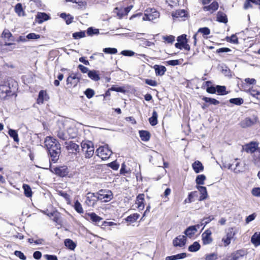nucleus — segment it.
<instances>
[{
    "instance_id": "obj_1",
    "label": "nucleus",
    "mask_w": 260,
    "mask_h": 260,
    "mask_svg": "<svg viewBox=\"0 0 260 260\" xmlns=\"http://www.w3.org/2000/svg\"><path fill=\"white\" fill-rule=\"evenodd\" d=\"M47 150L50 157V162L51 161L53 162H56L58 160L61 153L60 147H47ZM51 165L50 162V168H51Z\"/></svg>"
},
{
    "instance_id": "obj_2",
    "label": "nucleus",
    "mask_w": 260,
    "mask_h": 260,
    "mask_svg": "<svg viewBox=\"0 0 260 260\" xmlns=\"http://www.w3.org/2000/svg\"><path fill=\"white\" fill-rule=\"evenodd\" d=\"M98 199L102 202H108L113 198V193L109 190L101 189L96 193Z\"/></svg>"
},
{
    "instance_id": "obj_3",
    "label": "nucleus",
    "mask_w": 260,
    "mask_h": 260,
    "mask_svg": "<svg viewBox=\"0 0 260 260\" xmlns=\"http://www.w3.org/2000/svg\"><path fill=\"white\" fill-rule=\"evenodd\" d=\"M159 17V13L153 8H148L143 17V20L153 21Z\"/></svg>"
},
{
    "instance_id": "obj_4",
    "label": "nucleus",
    "mask_w": 260,
    "mask_h": 260,
    "mask_svg": "<svg viewBox=\"0 0 260 260\" xmlns=\"http://www.w3.org/2000/svg\"><path fill=\"white\" fill-rule=\"evenodd\" d=\"M15 93V90L12 89L9 85H2L0 86V97L2 99H6L8 96H11Z\"/></svg>"
},
{
    "instance_id": "obj_5",
    "label": "nucleus",
    "mask_w": 260,
    "mask_h": 260,
    "mask_svg": "<svg viewBox=\"0 0 260 260\" xmlns=\"http://www.w3.org/2000/svg\"><path fill=\"white\" fill-rule=\"evenodd\" d=\"M241 151L252 154L254 164H257V157L260 155V147H242Z\"/></svg>"
},
{
    "instance_id": "obj_6",
    "label": "nucleus",
    "mask_w": 260,
    "mask_h": 260,
    "mask_svg": "<svg viewBox=\"0 0 260 260\" xmlns=\"http://www.w3.org/2000/svg\"><path fill=\"white\" fill-rule=\"evenodd\" d=\"M50 170L52 173L61 177L67 176L69 173L68 168L66 166L51 168Z\"/></svg>"
},
{
    "instance_id": "obj_7",
    "label": "nucleus",
    "mask_w": 260,
    "mask_h": 260,
    "mask_svg": "<svg viewBox=\"0 0 260 260\" xmlns=\"http://www.w3.org/2000/svg\"><path fill=\"white\" fill-rule=\"evenodd\" d=\"M96 152L97 155L103 160L108 158L112 153L109 147H98Z\"/></svg>"
},
{
    "instance_id": "obj_8",
    "label": "nucleus",
    "mask_w": 260,
    "mask_h": 260,
    "mask_svg": "<svg viewBox=\"0 0 260 260\" xmlns=\"http://www.w3.org/2000/svg\"><path fill=\"white\" fill-rule=\"evenodd\" d=\"M98 200L96 193L88 192L86 196L85 204L89 207H93Z\"/></svg>"
},
{
    "instance_id": "obj_9",
    "label": "nucleus",
    "mask_w": 260,
    "mask_h": 260,
    "mask_svg": "<svg viewBox=\"0 0 260 260\" xmlns=\"http://www.w3.org/2000/svg\"><path fill=\"white\" fill-rule=\"evenodd\" d=\"M235 234L236 233L233 231V228H230L228 230L226 236L222 239V241L224 243V246H227L231 243V240L234 238Z\"/></svg>"
},
{
    "instance_id": "obj_10",
    "label": "nucleus",
    "mask_w": 260,
    "mask_h": 260,
    "mask_svg": "<svg viewBox=\"0 0 260 260\" xmlns=\"http://www.w3.org/2000/svg\"><path fill=\"white\" fill-rule=\"evenodd\" d=\"M256 120L257 119L256 118H250L247 117L240 122V125L242 128H247L254 124Z\"/></svg>"
},
{
    "instance_id": "obj_11",
    "label": "nucleus",
    "mask_w": 260,
    "mask_h": 260,
    "mask_svg": "<svg viewBox=\"0 0 260 260\" xmlns=\"http://www.w3.org/2000/svg\"><path fill=\"white\" fill-rule=\"evenodd\" d=\"M211 231L207 230L205 231L202 235V242L203 244L207 245L210 244L212 242L211 238Z\"/></svg>"
},
{
    "instance_id": "obj_12",
    "label": "nucleus",
    "mask_w": 260,
    "mask_h": 260,
    "mask_svg": "<svg viewBox=\"0 0 260 260\" xmlns=\"http://www.w3.org/2000/svg\"><path fill=\"white\" fill-rule=\"evenodd\" d=\"M80 77H78L77 74L72 73L67 79V84L73 85L75 86L79 82Z\"/></svg>"
},
{
    "instance_id": "obj_13",
    "label": "nucleus",
    "mask_w": 260,
    "mask_h": 260,
    "mask_svg": "<svg viewBox=\"0 0 260 260\" xmlns=\"http://www.w3.org/2000/svg\"><path fill=\"white\" fill-rule=\"evenodd\" d=\"M85 218L88 220H90L92 222L97 224L103 219L101 217L97 215L95 213H88L85 214Z\"/></svg>"
},
{
    "instance_id": "obj_14",
    "label": "nucleus",
    "mask_w": 260,
    "mask_h": 260,
    "mask_svg": "<svg viewBox=\"0 0 260 260\" xmlns=\"http://www.w3.org/2000/svg\"><path fill=\"white\" fill-rule=\"evenodd\" d=\"M186 242V237L183 235H179L177 237L175 238V239L173 240V245L175 247L179 246L182 247L183 246Z\"/></svg>"
},
{
    "instance_id": "obj_15",
    "label": "nucleus",
    "mask_w": 260,
    "mask_h": 260,
    "mask_svg": "<svg viewBox=\"0 0 260 260\" xmlns=\"http://www.w3.org/2000/svg\"><path fill=\"white\" fill-rule=\"evenodd\" d=\"M200 228V224L190 226L187 228L184 231L185 235L189 237H191L198 231V230Z\"/></svg>"
},
{
    "instance_id": "obj_16",
    "label": "nucleus",
    "mask_w": 260,
    "mask_h": 260,
    "mask_svg": "<svg viewBox=\"0 0 260 260\" xmlns=\"http://www.w3.org/2000/svg\"><path fill=\"white\" fill-rule=\"evenodd\" d=\"M198 33H201L203 34V36H205V35H208L210 34V30L209 28L207 27H202V28H200L198 30V32L195 34L193 36V39L194 40V45H196V43H197V35H198Z\"/></svg>"
},
{
    "instance_id": "obj_17",
    "label": "nucleus",
    "mask_w": 260,
    "mask_h": 260,
    "mask_svg": "<svg viewBox=\"0 0 260 260\" xmlns=\"http://www.w3.org/2000/svg\"><path fill=\"white\" fill-rule=\"evenodd\" d=\"M187 16V12L184 10H178L172 13V16L174 19L182 18Z\"/></svg>"
},
{
    "instance_id": "obj_18",
    "label": "nucleus",
    "mask_w": 260,
    "mask_h": 260,
    "mask_svg": "<svg viewBox=\"0 0 260 260\" xmlns=\"http://www.w3.org/2000/svg\"><path fill=\"white\" fill-rule=\"evenodd\" d=\"M144 194H139L136 199V204L137 205V208L139 210H143L144 208Z\"/></svg>"
},
{
    "instance_id": "obj_19",
    "label": "nucleus",
    "mask_w": 260,
    "mask_h": 260,
    "mask_svg": "<svg viewBox=\"0 0 260 260\" xmlns=\"http://www.w3.org/2000/svg\"><path fill=\"white\" fill-rule=\"evenodd\" d=\"M36 19L38 20L37 22L38 23L41 24L45 21L49 20L50 17L45 13L40 12L37 14Z\"/></svg>"
},
{
    "instance_id": "obj_20",
    "label": "nucleus",
    "mask_w": 260,
    "mask_h": 260,
    "mask_svg": "<svg viewBox=\"0 0 260 260\" xmlns=\"http://www.w3.org/2000/svg\"><path fill=\"white\" fill-rule=\"evenodd\" d=\"M154 69L155 71V74L156 76H162L165 74L167 71V69L165 66L161 65L155 64L154 66Z\"/></svg>"
},
{
    "instance_id": "obj_21",
    "label": "nucleus",
    "mask_w": 260,
    "mask_h": 260,
    "mask_svg": "<svg viewBox=\"0 0 260 260\" xmlns=\"http://www.w3.org/2000/svg\"><path fill=\"white\" fill-rule=\"evenodd\" d=\"M57 140L51 137H47L45 141V146H57Z\"/></svg>"
},
{
    "instance_id": "obj_22",
    "label": "nucleus",
    "mask_w": 260,
    "mask_h": 260,
    "mask_svg": "<svg viewBox=\"0 0 260 260\" xmlns=\"http://www.w3.org/2000/svg\"><path fill=\"white\" fill-rule=\"evenodd\" d=\"M58 126L59 129L57 131V135L59 138L60 139H62L63 140H65L67 138V137L66 136V135L64 133V131L63 129H62V127L64 128V124L63 122H58Z\"/></svg>"
},
{
    "instance_id": "obj_23",
    "label": "nucleus",
    "mask_w": 260,
    "mask_h": 260,
    "mask_svg": "<svg viewBox=\"0 0 260 260\" xmlns=\"http://www.w3.org/2000/svg\"><path fill=\"white\" fill-rule=\"evenodd\" d=\"M88 76L89 78L94 81H98L100 79L99 72L95 70L89 71L88 72Z\"/></svg>"
},
{
    "instance_id": "obj_24",
    "label": "nucleus",
    "mask_w": 260,
    "mask_h": 260,
    "mask_svg": "<svg viewBox=\"0 0 260 260\" xmlns=\"http://www.w3.org/2000/svg\"><path fill=\"white\" fill-rule=\"evenodd\" d=\"M197 188L201 193L199 200L202 201L205 200L207 198V191L206 188L204 186H197Z\"/></svg>"
},
{
    "instance_id": "obj_25",
    "label": "nucleus",
    "mask_w": 260,
    "mask_h": 260,
    "mask_svg": "<svg viewBox=\"0 0 260 260\" xmlns=\"http://www.w3.org/2000/svg\"><path fill=\"white\" fill-rule=\"evenodd\" d=\"M251 242L255 246H259L260 245V233H255L251 237Z\"/></svg>"
},
{
    "instance_id": "obj_26",
    "label": "nucleus",
    "mask_w": 260,
    "mask_h": 260,
    "mask_svg": "<svg viewBox=\"0 0 260 260\" xmlns=\"http://www.w3.org/2000/svg\"><path fill=\"white\" fill-rule=\"evenodd\" d=\"M192 168L196 173H199V172L202 171L204 169V167L202 164L199 161H196L192 164Z\"/></svg>"
},
{
    "instance_id": "obj_27",
    "label": "nucleus",
    "mask_w": 260,
    "mask_h": 260,
    "mask_svg": "<svg viewBox=\"0 0 260 260\" xmlns=\"http://www.w3.org/2000/svg\"><path fill=\"white\" fill-rule=\"evenodd\" d=\"M216 17L217 20L220 22L226 23L228 22L226 15L222 12H218Z\"/></svg>"
},
{
    "instance_id": "obj_28",
    "label": "nucleus",
    "mask_w": 260,
    "mask_h": 260,
    "mask_svg": "<svg viewBox=\"0 0 260 260\" xmlns=\"http://www.w3.org/2000/svg\"><path fill=\"white\" fill-rule=\"evenodd\" d=\"M157 117L158 115L156 111H153L152 116L149 118V122L152 126H154L157 124Z\"/></svg>"
},
{
    "instance_id": "obj_29",
    "label": "nucleus",
    "mask_w": 260,
    "mask_h": 260,
    "mask_svg": "<svg viewBox=\"0 0 260 260\" xmlns=\"http://www.w3.org/2000/svg\"><path fill=\"white\" fill-rule=\"evenodd\" d=\"M186 256V253H181L174 255L168 256L166 257V260H177L182 259Z\"/></svg>"
},
{
    "instance_id": "obj_30",
    "label": "nucleus",
    "mask_w": 260,
    "mask_h": 260,
    "mask_svg": "<svg viewBox=\"0 0 260 260\" xmlns=\"http://www.w3.org/2000/svg\"><path fill=\"white\" fill-rule=\"evenodd\" d=\"M60 17L63 19L67 24H70L73 22L74 19L73 16L70 14H67L65 13H62L60 15Z\"/></svg>"
},
{
    "instance_id": "obj_31",
    "label": "nucleus",
    "mask_w": 260,
    "mask_h": 260,
    "mask_svg": "<svg viewBox=\"0 0 260 260\" xmlns=\"http://www.w3.org/2000/svg\"><path fill=\"white\" fill-rule=\"evenodd\" d=\"M15 12L19 16H24L25 12L22 8V4L18 3L15 6Z\"/></svg>"
},
{
    "instance_id": "obj_32",
    "label": "nucleus",
    "mask_w": 260,
    "mask_h": 260,
    "mask_svg": "<svg viewBox=\"0 0 260 260\" xmlns=\"http://www.w3.org/2000/svg\"><path fill=\"white\" fill-rule=\"evenodd\" d=\"M140 137L142 141H147L149 140L150 137V133L146 131H140Z\"/></svg>"
},
{
    "instance_id": "obj_33",
    "label": "nucleus",
    "mask_w": 260,
    "mask_h": 260,
    "mask_svg": "<svg viewBox=\"0 0 260 260\" xmlns=\"http://www.w3.org/2000/svg\"><path fill=\"white\" fill-rule=\"evenodd\" d=\"M64 245L71 250H74L76 245L75 242L70 239H67L64 240Z\"/></svg>"
},
{
    "instance_id": "obj_34",
    "label": "nucleus",
    "mask_w": 260,
    "mask_h": 260,
    "mask_svg": "<svg viewBox=\"0 0 260 260\" xmlns=\"http://www.w3.org/2000/svg\"><path fill=\"white\" fill-rule=\"evenodd\" d=\"M22 187L24 189V195L27 198L31 197L32 196V191L29 185L24 184Z\"/></svg>"
},
{
    "instance_id": "obj_35",
    "label": "nucleus",
    "mask_w": 260,
    "mask_h": 260,
    "mask_svg": "<svg viewBox=\"0 0 260 260\" xmlns=\"http://www.w3.org/2000/svg\"><path fill=\"white\" fill-rule=\"evenodd\" d=\"M83 151H85V157L90 158L94 153V147H82Z\"/></svg>"
},
{
    "instance_id": "obj_36",
    "label": "nucleus",
    "mask_w": 260,
    "mask_h": 260,
    "mask_svg": "<svg viewBox=\"0 0 260 260\" xmlns=\"http://www.w3.org/2000/svg\"><path fill=\"white\" fill-rule=\"evenodd\" d=\"M47 96L46 92L44 90H41L39 92L38 98L37 99V102L38 104L43 103L44 100H46V96Z\"/></svg>"
},
{
    "instance_id": "obj_37",
    "label": "nucleus",
    "mask_w": 260,
    "mask_h": 260,
    "mask_svg": "<svg viewBox=\"0 0 260 260\" xmlns=\"http://www.w3.org/2000/svg\"><path fill=\"white\" fill-rule=\"evenodd\" d=\"M242 255L239 251L236 253H232L231 256L226 257L222 260H238Z\"/></svg>"
},
{
    "instance_id": "obj_38",
    "label": "nucleus",
    "mask_w": 260,
    "mask_h": 260,
    "mask_svg": "<svg viewBox=\"0 0 260 260\" xmlns=\"http://www.w3.org/2000/svg\"><path fill=\"white\" fill-rule=\"evenodd\" d=\"M216 91L219 95H226L228 94V92L226 91V87L225 86H216Z\"/></svg>"
},
{
    "instance_id": "obj_39",
    "label": "nucleus",
    "mask_w": 260,
    "mask_h": 260,
    "mask_svg": "<svg viewBox=\"0 0 260 260\" xmlns=\"http://www.w3.org/2000/svg\"><path fill=\"white\" fill-rule=\"evenodd\" d=\"M8 134L11 137L13 138L14 141L15 142L18 143L19 138H18L17 132L16 130L10 129L9 130Z\"/></svg>"
},
{
    "instance_id": "obj_40",
    "label": "nucleus",
    "mask_w": 260,
    "mask_h": 260,
    "mask_svg": "<svg viewBox=\"0 0 260 260\" xmlns=\"http://www.w3.org/2000/svg\"><path fill=\"white\" fill-rule=\"evenodd\" d=\"M202 100L206 103H209L210 104L214 105H217L220 103L219 101H218V100L211 98H207L204 96L202 98Z\"/></svg>"
},
{
    "instance_id": "obj_41",
    "label": "nucleus",
    "mask_w": 260,
    "mask_h": 260,
    "mask_svg": "<svg viewBox=\"0 0 260 260\" xmlns=\"http://www.w3.org/2000/svg\"><path fill=\"white\" fill-rule=\"evenodd\" d=\"M200 245L198 242H194L188 247V250L190 252H196L200 248Z\"/></svg>"
},
{
    "instance_id": "obj_42",
    "label": "nucleus",
    "mask_w": 260,
    "mask_h": 260,
    "mask_svg": "<svg viewBox=\"0 0 260 260\" xmlns=\"http://www.w3.org/2000/svg\"><path fill=\"white\" fill-rule=\"evenodd\" d=\"M229 102L231 104H233L236 105L240 106L243 103L244 100L242 98H237L231 99L230 100Z\"/></svg>"
},
{
    "instance_id": "obj_43",
    "label": "nucleus",
    "mask_w": 260,
    "mask_h": 260,
    "mask_svg": "<svg viewBox=\"0 0 260 260\" xmlns=\"http://www.w3.org/2000/svg\"><path fill=\"white\" fill-rule=\"evenodd\" d=\"M140 215L138 213H134L127 216L126 220L128 222H134L136 221L139 217Z\"/></svg>"
},
{
    "instance_id": "obj_44",
    "label": "nucleus",
    "mask_w": 260,
    "mask_h": 260,
    "mask_svg": "<svg viewBox=\"0 0 260 260\" xmlns=\"http://www.w3.org/2000/svg\"><path fill=\"white\" fill-rule=\"evenodd\" d=\"M114 12L116 14L117 17L119 19H121L125 15L124 12H123V8H115L114 10Z\"/></svg>"
},
{
    "instance_id": "obj_45",
    "label": "nucleus",
    "mask_w": 260,
    "mask_h": 260,
    "mask_svg": "<svg viewBox=\"0 0 260 260\" xmlns=\"http://www.w3.org/2000/svg\"><path fill=\"white\" fill-rule=\"evenodd\" d=\"M75 210L79 213L81 214L83 213V209L82 206V205L80 203L76 200L75 202V204L74 206Z\"/></svg>"
},
{
    "instance_id": "obj_46",
    "label": "nucleus",
    "mask_w": 260,
    "mask_h": 260,
    "mask_svg": "<svg viewBox=\"0 0 260 260\" xmlns=\"http://www.w3.org/2000/svg\"><path fill=\"white\" fill-rule=\"evenodd\" d=\"M2 38H8L9 40L13 41V39H11V38H12V34L11 33V32L9 31V30L7 29H5L3 33L2 34Z\"/></svg>"
},
{
    "instance_id": "obj_47",
    "label": "nucleus",
    "mask_w": 260,
    "mask_h": 260,
    "mask_svg": "<svg viewBox=\"0 0 260 260\" xmlns=\"http://www.w3.org/2000/svg\"><path fill=\"white\" fill-rule=\"evenodd\" d=\"M87 34L89 36H92L93 35H98L99 34V30L90 27L87 29Z\"/></svg>"
},
{
    "instance_id": "obj_48",
    "label": "nucleus",
    "mask_w": 260,
    "mask_h": 260,
    "mask_svg": "<svg viewBox=\"0 0 260 260\" xmlns=\"http://www.w3.org/2000/svg\"><path fill=\"white\" fill-rule=\"evenodd\" d=\"M214 219V217L213 216H209L208 217L204 218L202 219L201 222V225H204V227L209 223L210 221L213 220Z\"/></svg>"
},
{
    "instance_id": "obj_49",
    "label": "nucleus",
    "mask_w": 260,
    "mask_h": 260,
    "mask_svg": "<svg viewBox=\"0 0 260 260\" xmlns=\"http://www.w3.org/2000/svg\"><path fill=\"white\" fill-rule=\"evenodd\" d=\"M206 179V177L204 175H198L196 179V181L197 184L203 185L204 184V181Z\"/></svg>"
},
{
    "instance_id": "obj_50",
    "label": "nucleus",
    "mask_w": 260,
    "mask_h": 260,
    "mask_svg": "<svg viewBox=\"0 0 260 260\" xmlns=\"http://www.w3.org/2000/svg\"><path fill=\"white\" fill-rule=\"evenodd\" d=\"M226 40L233 44H238L239 43L238 39L235 35H232L231 37H227Z\"/></svg>"
},
{
    "instance_id": "obj_51",
    "label": "nucleus",
    "mask_w": 260,
    "mask_h": 260,
    "mask_svg": "<svg viewBox=\"0 0 260 260\" xmlns=\"http://www.w3.org/2000/svg\"><path fill=\"white\" fill-rule=\"evenodd\" d=\"M103 52L107 54H114L117 52V50L115 48H105L103 49Z\"/></svg>"
},
{
    "instance_id": "obj_52",
    "label": "nucleus",
    "mask_w": 260,
    "mask_h": 260,
    "mask_svg": "<svg viewBox=\"0 0 260 260\" xmlns=\"http://www.w3.org/2000/svg\"><path fill=\"white\" fill-rule=\"evenodd\" d=\"M84 94L88 99H91L92 98L94 94V91L91 88H87L85 91Z\"/></svg>"
},
{
    "instance_id": "obj_53",
    "label": "nucleus",
    "mask_w": 260,
    "mask_h": 260,
    "mask_svg": "<svg viewBox=\"0 0 260 260\" xmlns=\"http://www.w3.org/2000/svg\"><path fill=\"white\" fill-rule=\"evenodd\" d=\"M85 36V32L84 31H81L79 32H76L73 34V37L75 39H78L83 38Z\"/></svg>"
},
{
    "instance_id": "obj_54",
    "label": "nucleus",
    "mask_w": 260,
    "mask_h": 260,
    "mask_svg": "<svg viewBox=\"0 0 260 260\" xmlns=\"http://www.w3.org/2000/svg\"><path fill=\"white\" fill-rule=\"evenodd\" d=\"M218 255L216 253H212L206 254L205 256V260H217Z\"/></svg>"
},
{
    "instance_id": "obj_55",
    "label": "nucleus",
    "mask_w": 260,
    "mask_h": 260,
    "mask_svg": "<svg viewBox=\"0 0 260 260\" xmlns=\"http://www.w3.org/2000/svg\"><path fill=\"white\" fill-rule=\"evenodd\" d=\"M249 92L253 97L256 98L257 99H260V92L256 90L251 89L249 90Z\"/></svg>"
},
{
    "instance_id": "obj_56",
    "label": "nucleus",
    "mask_w": 260,
    "mask_h": 260,
    "mask_svg": "<svg viewBox=\"0 0 260 260\" xmlns=\"http://www.w3.org/2000/svg\"><path fill=\"white\" fill-rule=\"evenodd\" d=\"M251 194L256 197H260V187H254L251 190Z\"/></svg>"
},
{
    "instance_id": "obj_57",
    "label": "nucleus",
    "mask_w": 260,
    "mask_h": 260,
    "mask_svg": "<svg viewBox=\"0 0 260 260\" xmlns=\"http://www.w3.org/2000/svg\"><path fill=\"white\" fill-rule=\"evenodd\" d=\"M108 166L114 170H117L119 165L116 161H112L108 164Z\"/></svg>"
},
{
    "instance_id": "obj_58",
    "label": "nucleus",
    "mask_w": 260,
    "mask_h": 260,
    "mask_svg": "<svg viewBox=\"0 0 260 260\" xmlns=\"http://www.w3.org/2000/svg\"><path fill=\"white\" fill-rule=\"evenodd\" d=\"M218 8V4L217 2H213L208 6V10L214 11L216 10Z\"/></svg>"
},
{
    "instance_id": "obj_59",
    "label": "nucleus",
    "mask_w": 260,
    "mask_h": 260,
    "mask_svg": "<svg viewBox=\"0 0 260 260\" xmlns=\"http://www.w3.org/2000/svg\"><path fill=\"white\" fill-rule=\"evenodd\" d=\"M163 39L168 43H172L175 41V37L173 36H164Z\"/></svg>"
},
{
    "instance_id": "obj_60",
    "label": "nucleus",
    "mask_w": 260,
    "mask_h": 260,
    "mask_svg": "<svg viewBox=\"0 0 260 260\" xmlns=\"http://www.w3.org/2000/svg\"><path fill=\"white\" fill-rule=\"evenodd\" d=\"M14 254L16 256L18 257L21 259L25 260L26 258V256L24 255L23 253H22L20 251L16 250L14 252Z\"/></svg>"
},
{
    "instance_id": "obj_61",
    "label": "nucleus",
    "mask_w": 260,
    "mask_h": 260,
    "mask_svg": "<svg viewBox=\"0 0 260 260\" xmlns=\"http://www.w3.org/2000/svg\"><path fill=\"white\" fill-rule=\"evenodd\" d=\"M145 82L146 84L152 86H156L157 85V83L156 81L151 79H146L145 80Z\"/></svg>"
},
{
    "instance_id": "obj_62",
    "label": "nucleus",
    "mask_w": 260,
    "mask_h": 260,
    "mask_svg": "<svg viewBox=\"0 0 260 260\" xmlns=\"http://www.w3.org/2000/svg\"><path fill=\"white\" fill-rule=\"evenodd\" d=\"M40 38V35L36 34L35 33H30L26 36L27 39H37Z\"/></svg>"
},
{
    "instance_id": "obj_63",
    "label": "nucleus",
    "mask_w": 260,
    "mask_h": 260,
    "mask_svg": "<svg viewBox=\"0 0 260 260\" xmlns=\"http://www.w3.org/2000/svg\"><path fill=\"white\" fill-rule=\"evenodd\" d=\"M121 54L124 56H132L135 54V52L131 50H123L121 51Z\"/></svg>"
},
{
    "instance_id": "obj_64",
    "label": "nucleus",
    "mask_w": 260,
    "mask_h": 260,
    "mask_svg": "<svg viewBox=\"0 0 260 260\" xmlns=\"http://www.w3.org/2000/svg\"><path fill=\"white\" fill-rule=\"evenodd\" d=\"M255 217H256V214L255 213H253V214L248 216L246 217V220H245L246 223H248L250 222L253 220L255 219Z\"/></svg>"
}]
</instances>
